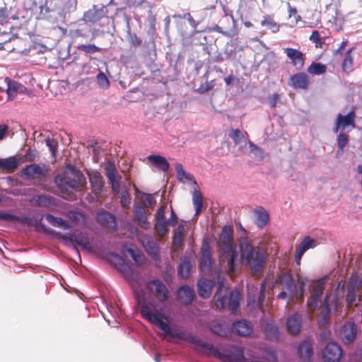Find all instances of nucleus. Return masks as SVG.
<instances>
[{"mask_svg": "<svg viewBox=\"0 0 362 362\" xmlns=\"http://www.w3.org/2000/svg\"><path fill=\"white\" fill-rule=\"evenodd\" d=\"M219 259L221 263L226 264L230 275L235 273L238 259L237 245L233 241V230L230 226L223 227L217 243Z\"/></svg>", "mask_w": 362, "mask_h": 362, "instance_id": "1", "label": "nucleus"}, {"mask_svg": "<svg viewBox=\"0 0 362 362\" xmlns=\"http://www.w3.org/2000/svg\"><path fill=\"white\" fill-rule=\"evenodd\" d=\"M137 303L140 307V313L144 319L157 326L163 331L165 334L173 338H178L187 341V337H185V333L184 332L172 330L168 323L162 320L161 315L158 313L154 304L148 303L144 298H138Z\"/></svg>", "mask_w": 362, "mask_h": 362, "instance_id": "2", "label": "nucleus"}, {"mask_svg": "<svg viewBox=\"0 0 362 362\" xmlns=\"http://www.w3.org/2000/svg\"><path fill=\"white\" fill-rule=\"evenodd\" d=\"M240 257L243 264L249 265L255 276L259 275L266 264V256L259 247H254L247 239L240 243Z\"/></svg>", "mask_w": 362, "mask_h": 362, "instance_id": "3", "label": "nucleus"}, {"mask_svg": "<svg viewBox=\"0 0 362 362\" xmlns=\"http://www.w3.org/2000/svg\"><path fill=\"white\" fill-rule=\"evenodd\" d=\"M214 299L218 309L228 308L233 313L239 308L240 293L238 291H230L220 284Z\"/></svg>", "mask_w": 362, "mask_h": 362, "instance_id": "4", "label": "nucleus"}, {"mask_svg": "<svg viewBox=\"0 0 362 362\" xmlns=\"http://www.w3.org/2000/svg\"><path fill=\"white\" fill-rule=\"evenodd\" d=\"M21 173L24 179L33 180L38 183H42L47 180L49 168L45 163H33L23 168Z\"/></svg>", "mask_w": 362, "mask_h": 362, "instance_id": "5", "label": "nucleus"}, {"mask_svg": "<svg viewBox=\"0 0 362 362\" xmlns=\"http://www.w3.org/2000/svg\"><path fill=\"white\" fill-rule=\"evenodd\" d=\"M146 290L151 296L163 303L169 298L170 291L166 285L160 279H153L146 284Z\"/></svg>", "mask_w": 362, "mask_h": 362, "instance_id": "6", "label": "nucleus"}, {"mask_svg": "<svg viewBox=\"0 0 362 362\" xmlns=\"http://www.w3.org/2000/svg\"><path fill=\"white\" fill-rule=\"evenodd\" d=\"M107 7L103 4H98L93 5L91 8L84 12L81 21L94 25L100 21L103 18L107 17Z\"/></svg>", "mask_w": 362, "mask_h": 362, "instance_id": "7", "label": "nucleus"}, {"mask_svg": "<svg viewBox=\"0 0 362 362\" xmlns=\"http://www.w3.org/2000/svg\"><path fill=\"white\" fill-rule=\"evenodd\" d=\"M356 112L354 110L350 111L346 115L338 114L334 121L333 132L338 133L339 132L344 131L346 129H354L356 127Z\"/></svg>", "mask_w": 362, "mask_h": 362, "instance_id": "8", "label": "nucleus"}, {"mask_svg": "<svg viewBox=\"0 0 362 362\" xmlns=\"http://www.w3.org/2000/svg\"><path fill=\"white\" fill-rule=\"evenodd\" d=\"M325 288V278L320 279L313 284L310 294L311 301L309 303V306L310 307L311 310H315L321 303V299Z\"/></svg>", "mask_w": 362, "mask_h": 362, "instance_id": "9", "label": "nucleus"}, {"mask_svg": "<svg viewBox=\"0 0 362 362\" xmlns=\"http://www.w3.org/2000/svg\"><path fill=\"white\" fill-rule=\"evenodd\" d=\"M342 356L341 347L335 342L328 343L322 351L325 362H339Z\"/></svg>", "mask_w": 362, "mask_h": 362, "instance_id": "10", "label": "nucleus"}, {"mask_svg": "<svg viewBox=\"0 0 362 362\" xmlns=\"http://www.w3.org/2000/svg\"><path fill=\"white\" fill-rule=\"evenodd\" d=\"M105 170L109 184L111 185L112 191L115 193H118L120 190V182L122 177L119 175L115 165L108 162Z\"/></svg>", "mask_w": 362, "mask_h": 362, "instance_id": "11", "label": "nucleus"}, {"mask_svg": "<svg viewBox=\"0 0 362 362\" xmlns=\"http://www.w3.org/2000/svg\"><path fill=\"white\" fill-rule=\"evenodd\" d=\"M276 283L281 286L282 290H286L288 291L290 297L298 298L296 286L294 284L293 278L291 274L288 272L281 274L276 279Z\"/></svg>", "mask_w": 362, "mask_h": 362, "instance_id": "12", "label": "nucleus"}, {"mask_svg": "<svg viewBox=\"0 0 362 362\" xmlns=\"http://www.w3.org/2000/svg\"><path fill=\"white\" fill-rule=\"evenodd\" d=\"M83 180V176L82 175H76L75 178L73 180L69 179L68 177H62L59 179L56 177L55 182L62 191L66 190L68 192L69 189L72 191L82 187Z\"/></svg>", "mask_w": 362, "mask_h": 362, "instance_id": "13", "label": "nucleus"}, {"mask_svg": "<svg viewBox=\"0 0 362 362\" xmlns=\"http://www.w3.org/2000/svg\"><path fill=\"white\" fill-rule=\"evenodd\" d=\"M187 341L196 346L209 351V354L216 358L221 357V352L214 346L212 344L203 341L199 337L194 334H189Z\"/></svg>", "mask_w": 362, "mask_h": 362, "instance_id": "14", "label": "nucleus"}, {"mask_svg": "<svg viewBox=\"0 0 362 362\" xmlns=\"http://www.w3.org/2000/svg\"><path fill=\"white\" fill-rule=\"evenodd\" d=\"M284 53L291 60V63L297 70H301L305 64V58L302 52L298 49L286 47L284 49Z\"/></svg>", "mask_w": 362, "mask_h": 362, "instance_id": "15", "label": "nucleus"}, {"mask_svg": "<svg viewBox=\"0 0 362 362\" xmlns=\"http://www.w3.org/2000/svg\"><path fill=\"white\" fill-rule=\"evenodd\" d=\"M235 20L233 16H224L218 22V25H216L214 30L220 33H222L227 36H230L235 32Z\"/></svg>", "mask_w": 362, "mask_h": 362, "instance_id": "16", "label": "nucleus"}, {"mask_svg": "<svg viewBox=\"0 0 362 362\" xmlns=\"http://www.w3.org/2000/svg\"><path fill=\"white\" fill-rule=\"evenodd\" d=\"M309 83V77L304 72H298L292 75L288 81V86L294 89L306 90Z\"/></svg>", "mask_w": 362, "mask_h": 362, "instance_id": "17", "label": "nucleus"}, {"mask_svg": "<svg viewBox=\"0 0 362 362\" xmlns=\"http://www.w3.org/2000/svg\"><path fill=\"white\" fill-rule=\"evenodd\" d=\"M317 246L315 240L310 236L305 237L303 241L296 246L295 252V261L297 264H300L301 258L303 254L309 249L314 248Z\"/></svg>", "mask_w": 362, "mask_h": 362, "instance_id": "18", "label": "nucleus"}, {"mask_svg": "<svg viewBox=\"0 0 362 362\" xmlns=\"http://www.w3.org/2000/svg\"><path fill=\"white\" fill-rule=\"evenodd\" d=\"M142 244L148 255L156 261L160 260V251L157 242L151 236H145Z\"/></svg>", "mask_w": 362, "mask_h": 362, "instance_id": "19", "label": "nucleus"}, {"mask_svg": "<svg viewBox=\"0 0 362 362\" xmlns=\"http://www.w3.org/2000/svg\"><path fill=\"white\" fill-rule=\"evenodd\" d=\"M357 327L354 322L345 323L340 332L342 341L346 344L352 343L356 336Z\"/></svg>", "mask_w": 362, "mask_h": 362, "instance_id": "20", "label": "nucleus"}, {"mask_svg": "<svg viewBox=\"0 0 362 362\" xmlns=\"http://www.w3.org/2000/svg\"><path fill=\"white\" fill-rule=\"evenodd\" d=\"M195 297V293L192 288L188 286H181L177 292V300L185 305L192 303Z\"/></svg>", "mask_w": 362, "mask_h": 362, "instance_id": "21", "label": "nucleus"}, {"mask_svg": "<svg viewBox=\"0 0 362 362\" xmlns=\"http://www.w3.org/2000/svg\"><path fill=\"white\" fill-rule=\"evenodd\" d=\"M286 329L292 335H296L300 333L302 327V317L300 315L296 313L290 315L286 319Z\"/></svg>", "mask_w": 362, "mask_h": 362, "instance_id": "22", "label": "nucleus"}, {"mask_svg": "<svg viewBox=\"0 0 362 362\" xmlns=\"http://www.w3.org/2000/svg\"><path fill=\"white\" fill-rule=\"evenodd\" d=\"M61 238L66 241H69L71 243H76V245L86 248L89 245V240L86 234L81 232H75L66 235H62Z\"/></svg>", "mask_w": 362, "mask_h": 362, "instance_id": "23", "label": "nucleus"}, {"mask_svg": "<svg viewBox=\"0 0 362 362\" xmlns=\"http://www.w3.org/2000/svg\"><path fill=\"white\" fill-rule=\"evenodd\" d=\"M231 329L238 335L246 337L252 333V325L250 322L245 320H241L234 322Z\"/></svg>", "mask_w": 362, "mask_h": 362, "instance_id": "24", "label": "nucleus"}, {"mask_svg": "<svg viewBox=\"0 0 362 362\" xmlns=\"http://www.w3.org/2000/svg\"><path fill=\"white\" fill-rule=\"evenodd\" d=\"M209 328L211 332L221 337H226L229 332L228 325L218 320L211 321Z\"/></svg>", "mask_w": 362, "mask_h": 362, "instance_id": "25", "label": "nucleus"}, {"mask_svg": "<svg viewBox=\"0 0 362 362\" xmlns=\"http://www.w3.org/2000/svg\"><path fill=\"white\" fill-rule=\"evenodd\" d=\"M147 158L159 170L165 173L169 170L170 163L165 157L160 155H149Z\"/></svg>", "mask_w": 362, "mask_h": 362, "instance_id": "26", "label": "nucleus"}, {"mask_svg": "<svg viewBox=\"0 0 362 362\" xmlns=\"http://www.w3.org/2000/svg\"><path fill=\"white\" fill-rule=\"evenodd\" d=\"M96 220L102 226L105 228H112L116 225L115 217L107 211L98 212Z\"/></svg>", "mask_w": 362, "mask_h": 362, "instance_id": "27", "label": "nucleus"}, {"mask_svg": "<svg viewBox=\"0 0 362 362\" xmlns=\"http://www.w3.org/2000/svg\"><path fill=\"white\" fill-rule=\"evenodd\" d=\"M89 181L95 194H100L104 186V180L102 175L98 172H93L88 175Z\"/></svg>", "mask_w": 362, "mask_h": 362, "instance_id": "28", "label": "nucleus"}, {"mask_svg": "<svg viewBox=\"0 0 362 362\" xmlns=\"http://www.w3.org/2000/svg\"><path fill=\"white\" fill-rule=\"evenodd\" d=\"M214 282L206 279H200L197 283V291L199 296L207 298L211 296Z\"/></svg>", "mask_w": 362, "mask_h": 362, "instance_id": "29", "label": "nucleus"}, {"mask_svg": "<svg viewBox=\"0 0 362 362\" xmlns=\"http://www.w3.org/2000/svg\"><path fill=\"white\" fill-rule=\"evenodd\" d=\"M298 354L303 361H310L313 355L312 344L308 341H303L298 345Z\"/></svg>", "mask_w": 362, "mask_h": 362, "instance_id": "30", "label": "nucleus"}, {"mask_svg": "<svg viewBox=\"0 0 362 362\" xmlns=\"http://www.w3.org/2000/svg\"><path fill=\"white\" fill-rule=\"evenodd\" d=\"M45 217L47 221L54 227L62 228L64 229H70L72 227L69 221L56 217L52 214H46Z\"/></svg>", "mask_w": 362, "mask_h": 362, "instance_id": "31", "label": "nucleus"}, {"mask_svg": "<svg viewBox=\"0 0 362 362\" xmlns=\"http://www.w3.org/2000/svg\"><path fill=\"white\" fill-rule=\"evenodd\" d=\"M257 215L255 223L259 228L264 227L269 221V214L263 207H258L255 211Z\"/></svg>", "mask_w": 362, "mask_h": 362, "instance_id": "32", "label": "nucleus"}, {"mask_svg": "<svg viewBox=\"0 0 362 362\" xmlns=\"http://www.w3.org/2000/svg\"><path fill=\"white\" fill-rule=\"evenodd\" d=\"M134 216L141 228H148V222L147 221L146 212L143 206L139 205L135 206Z\"/></svg>", "mask_w": 362, "mask_h": 362, "instance_id": "33", "label": "nucleus"}, {"mask_svg": "<svg viewBox=\"0 0 362 362\" xmlns=\"http://www.w3.org/2000/svg\"><path fill=\"white\" fill-rule=\"evenodd\" d=\"M185 237V226L182 224L178 225L175 231L174 235H173V246L175 248H179L180 247H181L184 243Z\"/></svg>", "mask_w": 362, "mask_h": 362, "instance_id": "34", "label": "nucleus"}, {"mask_svg": "<svg viewBox=\"0 0 362 362\" xmlns=\"http://www.w3.org/2000/svg\"><path fill=\"white\" fill-rule=\"evenodd\" d=\"M354 48H351L348 49L344 56V59H343L341 64V69L346 74H349L353 70L354 65V56L352 54V51Z\"/></svg>", "mask_w": 362, "mask_h": 362, "instance_id": "35", "label": "nucleus"}, {"mask_svg": "<svg viewBox=\"0 0 362 362\" xmlns=\"http://www.w3.org/2000/svg\"><path fill=\"white\" fill-rule=\"evenodd\" d=\"M324 308L320 312L319 317V323L321 325H325L329 320V296L326 295L323 300Z\"/></svg>", "mask_w": 362, "mask_h": 362, "instance_id": "36", "label": "nucleus"}, {"mask_svg": "<svg viewBox=\"0 0 362 362\" xmlns=\"http://www.w3.org/2000/svg\"><path fill=\"white\" fill-rule=\"evenodd\" d=\"M264 332L267 338L269 340H278L279 338L278 327L273 322L267 323Z\"/></svg>", "mask_w": 362, "mask_h": 362, "instance_id": "37", "label": "nucleus"}, {"mask_svg": "<svg viewBox=\"0 0 362 362\" xmlns=\"http://www.w3.org/2000/svg\"><path fill=\"white\" fill-rule=\"evenodd\" d=\"M127 252L132 257L136 266L139 267L145 263L146 257L139 250L129 248L127 249Z\"/></svg>", "mask_w": 362, "mask_h": 362, "instance_id": "38", "label": "nucleus"}, {"mask_svg": "<svg viewBox=\"0 0 362 362\" xmlns=\"http://www.w3.org/2000/svg\"><path fill=\"white\" fill-rule=\"evenodd\" d=\"M192 202L195 207V215H199L203 208V197L200 191L194 190L192 194Z\"/></svg>", "mask_w": 362, "mask_h": 362, "instance_id": "39", "label": "nucleus"}, {"mask_svg": "<svg viewBox=\"0 0 362 362\" xmlns=\"http://www.w3.org/2000/svg\"><path fill=\"white\" fill-rule=\"evenodd\" d=\"M326 71L327 66L319 62H312L308 68V72L312 75H320Z\"/></svg>", "mask_w": 362, "mask_h": 362, "instance_id": "40", "label": "nucleus"}, {"mask_svg": "<svg viewBox=\"0 0 362 362\" xmlns=\"http://www.w3.org/2000/svg\"><path fill=\"white\" fill-rule=\"evenodd\" d=\"M88 28L87 23L81 20L78 23V28L72 30L71 33L75 37H85L87 36Z\"/></svg>", "mask_w": 362, "mask_h": 362, "instance_id": "41", "label": "nucleus"}, {"mask_svg": "<svg viewBox=\"0 0 362 362\" xmlns=\"http://www.w3.org/2000/svg\"><path fill=\"white\" fill-rule=\"evenodd\" d=\"M191 269V264L189 259H183L181 261L179 268L178 274L182 278H187L189 276Z\"/></svg>", "mask_w": 362, "mask_h": 362, "instance_id": "42", "label": "nucleus"}, {"mask_svg": "<svg viewBox=\"0 0 362 362\" xmlns=\"http://www.w3.org/2000/svg\"><path fill=\"white\" fill-rule=\"evenodd\" d=\"M12 7L8 6L7 4L2 1L0 4V21H3L7 18H11L13 19L17 18L15 15L11 16Z\"/></svg>", "mask_w": 362, "mask_h": 362, "instance_id": "43", "label": "nucleus"}, {"mask_svg": "<svg viewBox=\"0 0 362 362\" xmlns=\"http://www.w3.org/2000/svg\"><path fill=\"white\" fill-rule=\"evenodd\" d=\"M18 165V161L15 158H8L0 160V168L2 170H13Z\"/></svg>", "mask_w": 362, "mask_h": 362, "instance_id": "44", "label": "nucleus"}, {"mask_svg": "<svg viewBox=\"0 0 362 362\" xmlns=\"http://www.w3.org/2000/svg\"><path fill=\"white\" fill-rule=\"evenodd\" d=\"M175 167L177 172V177L179 180L183 181L184 180H185L187 181H191L193 180V176L191 174L187 173L185 171L183 166L181 163H177Z\"/></svg>", "mask_w": 362, "mask_h": 362, "instance_id": "45", "label": "nucleus"}, {"mask_svg": "<svg viewBox=\"0 0 362 362\" xmlns=\"http://www.w3.org/2000/svg\"><path fill=\"white\" fill-rule=\"evenodd\" d=\"M358 288L354 285H348L347 294L346 298V304L348 306H351L356 300Z\"/></svg>", "mask_w": 362, "mask_h": 362, "instance_id": "46", "label": "nucleus"}, {"mask_svg": "<svg viewBox=\"0 0 362 362\" xmlns=\"http://www.w3.org/2000/svg\"><path fill=\"white\" fill-rule=\"evenodd\" d=\"M35 202L39 206H49L53 203V198L47 195H39L35 198Z\"/></svg>", "mask_w": 362, "mask_h": 362, "instance_id": "47", "label": "nucleus"}, {"mask_svg": "<svg viewBox=\"0 0 362 362\" xmlns=\"http://www.w3.org/2000/svg\"><path fill=\"white\" fill-rule=\"evenodd\" d=\"M155 230L156 234L160 238L165 235L168 232L166 221H156L155 223Z\"/></svg>", "mask_w": 362, "mask_h": 362, "instance_id": "48", "label": "nucleus"}, {"mask_svg": "<svg viewBox=\"0 0 362 362\" xmlns=\"http://www.w3.org/2000/svg\"><path fill=\"white\" fill-rule=\"evenodd\" d=\"M121 270L124 274L125 279L128 281L129 284L132 286V284L135 281V279L134 272L131 267L124 264Z\"/></svg>", "mask_w": 362, "mask_h": 362, "instance_id": "49", "label": "nucleus"}, {"mask_svg": "<svg viewBox=\"0 0 362 362\" xmlns=\"http://www.w3.org/2000/svg\"><path fill=\"white\" fill-rule=\"evenodd\" d=\"M261 24L262 26L267 27L274 33L277 32L279 29V25L274 21L273 18L269 16L264 17Z\"/></svg>", "mask_w": 362, "mask_h": 362, "instance_id": "50", "label": "nucleus"}, {"mask_svg": "<svg viewBox=\"0 0 362 362\" xmlns=\"http://www.w3.org/2000/svg\"><path fill=\"white\" fill-rule=\"evenodd\" d=\"M349 141V135L343 132H340L337 139L338 148L343 151L344 147L348 144Z\"/></svg>", "mask_w": 362, "mask_h": 362, "instance_id": "51", "label": "nucleus"}, {"mask_svg": "<svg viewBox=\"0 0 362 362\" xmlns=\"http://www.w3.org/2000/svg\"><path fill=\"white\" fill-rule=\"evenodd\" d=\"M199 266L202 272H209L211 269V257H200Z\"/></svg>", "mask_w": 362, "mask_h": 362, "instance_id": "52", "label": "nucleus"}, {"mask_svg": "<svg viewBox=\"0 0 362 362\" xmlns=\"http://www.w3.org/2000/svg\"><path fill=\"white\" fill-rule=\"evenodd\" d=\"M140 202L147 207H151L156 202L152 194L143 192H141Z\"/></svg>", "mask_w": 362, "mask_h": 362, "instance_id": "53", "label": "nucleus"}, {"mask_svg": "<svg viewBox=\"0 0 362 362\" xmlns=\"http://www.w3.org/2000/svg\"><path fill=\"white\" fill-rule=\"evenodd\" d=\"M78 49L85 52L86 54H93L100 52L101 50V48L97 47L93 44H88L81 45L78 46Z\"/></svg>", "mask_w": 362, "mask_h": 362, "instance_id": "54", "label": "nucleus"}, {"mask_svg": "<svg viewBox=\"0 0 362 362\" xmlns=\"http://www.w3.org/2000/svg\"><path fill=\"white\" fill-rule=\"evenodd\" d=\"M96 79L100 87L105 89L110 87V81L103 72H99L96 76Z\"/></svg>", "mask_w": 362, "mask_h": 362, "instance_id": "55", "label": "nucleus"}, {"mask_svg": "<svg viewBox=\"0 0 362 362\" xmlns=\"http://www.w3.org/2000/svg\"><path fill=\"white\" fill-rule=\"evenodd\" d=\"M19 87V83L16 81H11V80L8 82V88H7V94L8 98H14L15 95L18 93V88Z\"/></svg>", "mask_w": 362, "mask_h": 362, "instance_id": "56", "label": "nucleus"}, {"mask_svg": "<svg viewBox=\"0 0 362 362\" xmlns=\"http://www.w3.org/2000/svg\"><path fill=\"white\" fill-rule=\"evenodd\" d=\"M229 136L233 140V141L238 144L244 139V134L238 129H232L229 133Z\"/></svg>", "mask_w": 362, "mask_h": 362, "instance_id": "57", "label": "nucleus"}, {"mask_svg": "<svg viewBox=\"0 0 362 362\" xmlns=\"http://www.w3.org/2000/svg\"><path fill=\"white\" fill-rule=\"evenodd\" d=\"M216 85L215 80H211L210 81H206L205 83H202L198 89L197 92L200 94H204L206 92L211 90Z\"/></svg>", "mask_w": 362, "mask_h": 362, "instance_id": "58", "label": "nucleus"}, {"mask_svg": "<svg viewBox=\"0 0 362 362\" xmlns=\"http://www.w3.org/2000/svg\"><path fill=\"white\" fill-rule=\"evenodd\" d=\"M310 40L315 43L317 48H322L324 44L322 38L320 37V33L317 30H313L309 37Z\"/></svg>", "mask_w": 362, "mask_h": 362, "instance_id": "59", "label": "nucleus"}, {"mask_svg": "<svg viewBox=\"0 0 362 362\" xmlns=\"http://www.w3.org/2000/svg\"><path fill=\"white\" fill-rule=\"evenodd\" d=\"M38 157V152L36 149L29 148L25 155L23 156V158L25 161L27 162H33L35 161V159Z\"/></svg>", "mask_w": 362, "mask_h": 362, "instance_id": "60", "label": "nucleus"}, {"mask_svg": "<svg viewBox=\"0 0 362 362\" xmlns=\"http://www.w3.org/2000/svg\"><path fill=\"white\" fill-rule=\"evenodd\" d=\"M0 220L7 222L20 221V218L16 215L0 211Z\"/></svg>", "mask_w": 362, "mask_h": 362, "instance_id": "61", "label": "nucleus"}, {"mask_svg": "<svg viewBox=\"0 0 362 362\" xmlns=\"http://www.w3.org/2000/svg\"><path fill=\"white\" fill-rule=\"evenodd\" d=\"M200 257H211V252L209 243L204 241L201 247Z\"/></svg>", "mask_w": 362, "mask_h": 362, "instance_id": "62", "label": "nucleus"}, {"mask_svg": "<svg viewBox=\"0 0 362 362\" xmlns=\"http://www.w3.org/2000/svg\"><path fill=\"white\" fill-rule=\"evenodd\" d=\"M130 201L131 199L129 194L127 191L123 192L120 197V203L122 206L126 209H129Z\"/></svg>", "mask_w": 362, "mask_h": 362, "instance_id": "63", "label": "nucleus"}, {"mask_svg": "<svg viewBox=\"0 0 362 362\" xmlns=\"http://www.w3.org/2000/svg\"><path fill=\"white\" fill-rule=\"evenodd\" d=\"M46 145L52 152V155L54 156L57 149V141L54 139L47 138L46 139Z\"/></svg>", "mask_w": 362, "mask_h": 362, "instance_id": "64", "label": "nucleus"}]
</instances>
